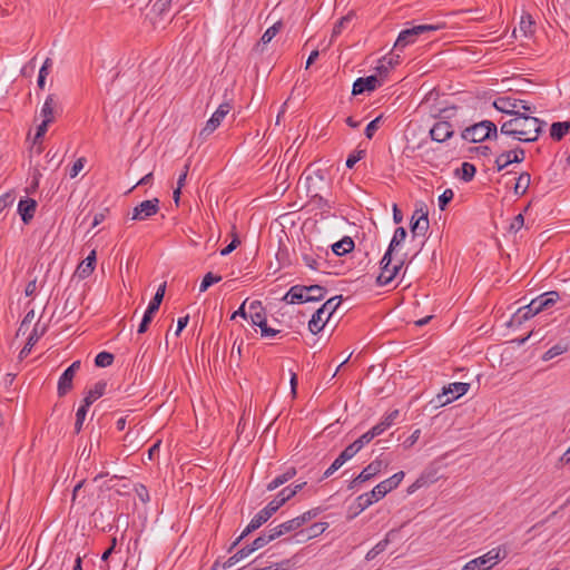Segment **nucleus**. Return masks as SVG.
Listing matches in <instances>:
<instances>
[{
  "instance_id": "1",
  "label": "nucleus",
  "mask_w": 570,
  "mask_h": 570,
  "mask_svg": "<svg viewBox=\"0 0 570 570\" xmlns=\"http://www.w3.org/2000/svg\"><path fill=\"white\" fill-rule=\"evenodd\" d=\"M543 125V120L523 112L504 121L501 125L500 132L504 136H511L519 141L532 142L538 140Z\"/></svg>"
},
{
  "instance_id": "2",
  "label": "nucleus",
  "mask_w": 570,
  "mask_h": 570,
  "mask_svg": "<svg viewBox=\"0 0 570 570\" xmlns=\"http://www.w3.org/2000/svg\"><path fill=\"white\" fill-rule=\"evenodd\" d=\"M560 299V295L556 291H550L533 298L528 305L522 306L518 309L515 316L521 323L527 321L538 313L550 308Z\"/></svg>"
},
{
  "instance_id": "3",
  "label": "nucleus",
  "mask_w": 570,
  "mask_h": 570,
  "mask_svg": "<svg viewBox=\"0 0 570 570\" xmlns=\"http://www.w3.org/2000/svg\"><path fill=\"white\" fill-rule=\"evenodd\" d=\"M342 295L328 298L313 315L308 322V330L312 334H318L328 322L331 316L342 303Z\"/></svg>"
},
{
  "instance_id": "4",
  "label": "nucleus",
  "mask_w": 570,
  "mask_h": 570,
  "mask_svg": "<svg viewBox=\"0 0 570 570\" xmlns=\"http://www.w3.org/2000/svg\"><path fill=\"white\" fill-rule=\"evenodd\" d=\"M508 557V549L504 544L492 548L487 553L470 560L462 570H490L501 560Z\"/></svg>"
},
{
  "instance_id": "5",
  "label": "nucleus",
  "mask_w": 570,
  "mask_h": 570,
  "mask_svg": "<svg viewBox=\"0 0 570 570\" xmlns=\"http://www.w3.org/2000/svg\"><path fill=\"white\" fill-rule=\"evenodd\" d=\"M462 139L471 142H481L487 139H498V128L494 122L490 120H482L470 127H466L462 134Z\"/></svg>"
},
{
  "instance_id": "6",
  "label": "nucleus",
  "mask_w": 570,
  "mask_h": 570,
  "mask_svg": "<svg viewBox=\"0 0 570 570\" xmlns=\"http://www.w3.org/2000/svg\"><path fill=\"white\" fill-rule=\"evenodd\" d=\"M469 389H470L469 383H463V382L450 383L449 385L443 386L442 392L436 394L435 397H433L430 401V404H432L433 407H435V409L445 406V405L450 404L451 402L458 400L465 393H468Z\"/></svg>"
},
{
  "instance_id": "7",
  "label": "nucleus",
  "mask_w": 570,
  "mask_h": 570,
  "mask_svg": "<svg viewBox=\"0 0 570 570\" xmlns=\"http://www.w3.org/2000/svg\"><path fill=\"white\" fill-rule=\"evenodd\" d=\"M445 27L444 23H438V24H419L414 26L412 28L402 30L399 33V37L394 43V50H402L406 46L414 43L416 41V38L420 35H423L425 32L430 31H438Z\"/></svg>"
},
{
  "instance_id": "8",
  "label": "nucleus",
  "mask_w": 570,
  "mask_h": 570,
  "mask_svg": "<svg viewBox=\"0 0 570 570\" xmlns=\"http://www.w3.org/2000/svg\"><path fill=\"white\" fill-rule=\"evenodd\" d=\"M493 106L497 110L503 114L517 117L518 114L532 112L533 108L528 105L525 100L515 99L512 97H499L494 100Z\"/></svg>"
},
{
  "instance_id": "9",
  "label": "nucleus",
  "mask_w": 570,
  "mask_h": 570,
  "mask_svg": "<svg viewBox=\"0 0 570 570\" xmlns=\"http://www.w3.org/2000/svg\"><path fill=\"white\" fill-rule=\"evenodd\" d=\"M389 465V462L376 458L374 461L368 463L361 473L355 476L347 485L350 490H353L357 488L360 484L371 480L375 475H377L382 470L386 469Z\"/></svg>"
},
{
  "instance_id": "10",
  "label": "nucleus",
  "mask_w": 570,
  "mask_h": 570,
  "mask_svg": "<svg viewBox=\"0 0 570 570\" xmlns=\"http://www.w3.org/2000/svg\"><path fill=\"white\" fill-rule=\"evenodd\" d=\"M392 263V255L390 253H385L384 256L381 259V273L376 278V283L380 286L387 285L391 283L400 269L404 265V259L399 261L397 264H395L393 267H391Z\"/></svg>"
},
{
  "instance_id": "11",
  "label": "nucleus",
  "mask_w": 570,
  "mask_h": 570,
  "mask_svg": "<svg viewBox=\"0 0 570 570\" xmlns=\"http://www.w3.org/2000/svg\"><path fill=\"white\" fill-rule=\"evenodd\" d=\"M232 105L229 102H223L218 106L216 111L206 121L204 128L199 132V137L206 139L212 135L222 124L223 119L230 111Z\"/></svg>"
},
{
  "instance_id": "12",
  "label": "nucleus",
  "mask_w": 570,
  "mask_h": 570,
  "mask_svg": "<svg viewBox=\"0 0 570 570\" xmlns=\"http://www.w3.org/2000/svg\"><path fill=\"white\" fill-rule=\"evenodd\" d=\"M404 478V472L400 471L394 473L389 479L380 482L376 484L371 492V498H374V500L380 501L383 499L389 492L396 489L399 484L402 482Z\"/></svg>"
},
{
  "instance_id": "13",
  "label": "nucleus",
  "mask_w": 570,
  "mask_h": 570,
  "mask_svg": "<svg viewBox=\"0 0 570 570\" xmlns=\"http://www.w3.org/2000/svg\"><path fill=\"white\" fill-rule=\"evenodd\" d=\"M159 212V199L144 200L132 209V220H145Z\"/></svg>"
},
{
  "instance_id": "14",
  "label": "nucleus",
  "mask_w": 570,
  "mask_h": 570,
  "mask_svg": "<svg viewBox=\"0 0 570 570\" xmlns=\"http://www.w3.org/2000/svg\"><path fill=\"white\" fill-rule=\"evenodd\" d=\"M525 158V151L521 147H517L512 150L501 153L494 160L498 171L503 170L510 164L522 163Z\"/></svg>"
},
{
  "instance_id": "15",
  "label": "nucleus",
  "mask_w": 570,
  "mask_h": 570,
  "mask_svg": "<svg viewBox=\"0 0 570 570\" xmlns=\"http://www.w3.org/2000/svg\"><path fill=\"white\" fill-rule=\"evenodd\" d=\"M382 85V80L376 75L360 77L353 83L352 94L362 95L365 91H373Z\"/></svg>"
},
{
  "instance_id": "16",
  "label": "nucleus",
  "mask_w": 570,
  "mask_h": 570,
  "mask_svg": "<svg viewBox=\"0 0 570 570\" xmlns=\"http://www.w3.org/2000/svg\"><path fill=\"white\" fill-rule=\"evenodd\" d=\"M454 130L449 121H438L430 129V137L436 142H444L453 137Z\"/></svg>"
},
{
  "instance_id": "17",
  "label": "nucleus",
  "mask_w": 570,
  "mask_h": 570,
  "mask_svg": "<svg viewBox=\"0 0 570 570\" xmlns=\"http://www.w3.org/2000/svg\"><path fill=\"white\" fill-rule=\"evenodd\" d=\"M253 552H255V551H254V549H252V546L247 544V546L243 547L242 549H239L238 551H236L233 556H230L224 563L220 564V562L218 560L215 561L214 564L212 566L210 570H218L219 568H222V569L232 568L233 566H235L243 559L247 558Z\"/></svg>"
},
{
  "instance_id": "18",
  "label": "nucleus",
  "mask_w": 570,
  "mask_h": 570,
  "mask_svg": "<svg viewBox=\"0 0 570 570\" xmlns=\"http://www.w3.org/2000/svg\"><path fill=\"white\" fill-rule=\"evenodd\" d=\"M322 511H323L322 508L311 509V510L304 512L303 514L286 521L285 522L286 527H284V528L287 529L288 532L295 531V530L299 529L301 527H303L305 523H307L309 520L316 518Z\"/></svg>"
},
{
  "instance_id": "19",
  "label": "nucleus",
  "mask_w": 570,
  "mask_h": 570,
  "mask_svg": "<svg viewBox=\"0 0 570 570\" xmlns=\"http://www.w3.org/2000/svg\"><path fill=\"white\" fill-rule=\"evenodd\" d=\"M273 517V512L265 507L258 513L254 515L247 527L243 530V537H247L258 528H261L264 523H266Z\"/></svg>"
},
{
  "instance_id": "20",
  "label": "nucleus",
  "mask_w": 570,
  "mask_h": 570,
  "mask_svg": "<svg viewBox=\"0 0 570 570\" xmlns=\"http://www.w3.org/2000/svg\"><path fill=\"white\" fill-rule=\"evenodd\" d=\"M37 202L33 198H22L18 204V214L24 224H29L36 213Z\"/></svg>"
},
{
  "instance_id": "21",
  "label": "nucleus",
  "mask_w": 570,
  "mask_h": 570,
  "mask_svg": "<svg viewBox=\"0 0 570 570\" xmlns=\"http://www.w3.org/2000/svg\"><path fill=\"white\" fill-rule=\"evenodd\" d=\"M306 286L294 285L284 295L283 301L287 304H303L306 302Z\"/></svg>"
},
{
  "instance_id": "22",
  "label": "nucleus",
  "mask_w": 570,
  "mask_h": 570,
  "mask_svg": "<svg viewBox=\"0 0 570 570\" xmlns=\"http://www.w3.org/2000/svg\"><path fill=\"white\" fill-rule=\"evenodd\" d=\"M320 188L316 187L314 184H309L307 186V194L311 197V202L315 204V206L318 209H322L324 212H330L332 209V205L327 199H325L323 196L318 194Z\"/></svg>"
},
{
  "instance_id": "23",
  "label": "nucleus",
  "mask_w": 570,
  "mask_h": 570,
  "mask_svg": "<svg viewBox=\"0 0 570 570\" xmlns=\"http://www.w3.org/2000/svg\"><path fill=\"white\" fill-rule=\"evenodd\" d=\"M96 259V250H91L90 254L78 265L77 274L80 278H87L92 274Z\"/></svg>"
},
{
  "instance_id": "24",
  "label": "nucleus",
  "mask_w": 570,
  "mask_h": 570,
  "mask_svg": "<svg viewBox=\"0 0 570 570\" xmlns=\"http://www.w3.org/2000/svg\"><path fill=\"white\" fill-rule=\"evenodd\" d=\"M107 383L105 381L97 382L92 389H90L82 400L85 406H90L96 400L105 394Z\"/></svg>"
},
{
  "instance_id": "25",
  "label": "nucleus",
  "mask_w": 570,
  "mask_h": 570,
  "mask_svg": "<svg viewBox=\"0 0 570 570\" xmlns=\"http://www.w3.org/2000/svg\"><path fill=\"white\" fill-rule=\"evenodd\" d=\"M73 377L71 371L65 370L58 380L57 393L59 397L65 396L68 392L72 390L73 386Z\"/></svg>"
},
{
  "instance_id": "26",
  "label": "nucleus",
  "mask_w": 570,
  "mask_h": 570,
  "mask_svg": "<svg viewBox=\"0 0 570 570\" xmlns=\"http://www.w3.org/2000/svg\"><path fill=\"white\" fill-rule=\"evenodd\" d=\"M297 471L294 466L287 468L285 472L273 479L267 485V491H274L281 485L285 484L296 475Z\"/></svg>"
},
{
  "instance_id": "27",
  "label": "nucleus",
  "mask_w": 570,
  "mask_h": 570,
  "mask_svg": "<svg viewBox=\"0 0 570 570\" xmlns=\"http://www.w3.org/2000/svg\"><path fill=\"white\" fill-rule=\"evenodd\" d=\"M355 18V12L350 11L347 14L342 17L333 27L332 35H331V42L334 41L335 38H337L340 35L343 33L345 29L350 27L353 19Z\"/></svg>"
},
{
  "instance_id": "28",
  "label": "nucleus",
  "mask_w": 570,
  "mask_h": 570,
  "mask_svg": "<svg viewBox=\"0 0 570 570\" xmlns=\"http://www.w3.org/2000/svg\"><path fill=\"white\" fill-rule=\"evenodd\" d=\"M377 502L374 500V498H371V492L363 493L358 495L355 500L356 503V512H353L352 514H348L347 519H354L357 517L361 512H363L365 509L371 507L373 503Z\"/></svg>"
},
{
  "instance_id": "29",
  "label": "nucleus",
  "mask_w": 570,
  "mask_h": 570,
  "mask_svg": "<svg viewBox=\"0 0 570 570\" xmlns=\"http://www.w3.org/2000/svg\"><path fill=\"white\" fill-rule=\"evenodd\" d=\"M58 107V100L55 95H48L43 106L41 108V116L43 119H51V122L55 120V109Z\"/></svg>"
},
{
  "instance_id": "30",
  "label": "nucleus",
  "mask_w": 570,
  "mask_h": 570,
  "mask_svg": "<svg viewBox=\"0 0 570 570\" xmlns=\"http://www.w3.org/2000/svg\"><path fill=\"white\" fill-rule=\"evenodd\" d=\"M354 240L350 236H344L341 240L332 245V250L335 255L342 256L354 249Z\"/></svg>"
},
{
  "instance_id": "31",
  "label": "nucleus",
  "mask_w": 570,
  "mask_h": 570,
  "mask_svg": "<svg viewBox=\"0 0 570 570\" xmlns=\"http://www.w3.org/2000/svg\"><path fill=\"white\" fill-rule=\"evenodd\" d=\"M400 412L399 410H393L390 413L385 414L382 420L374 425L377 433L381 435L384 433L387 429H390L399 417Z\"/></svg>"
},
{
  "instance_id": "32",
  "label": "nucleus",
  "mask_w": 570,
  "mask_h": 570,
  "mask_svg": "<svg viewBox=\"0 0 570 570\" xmlns=\"http://www.w3.org/2000/svg\"><path fill=\"white\" fill-rule=\"evenodd\" d=\"M570 130V121H557L550 127V136L553 140L560 141Z\"/></svg>"
},
{
  "instance_id": "33",
  "label": "nucleus",
  "mask_w": 570,
  "mask_h": 570,
  "mask_svg": "<svg viewBox=\"0 0 570 570\" xmlns=\"http://www.w3.org/2000/svg\"><path fill=\"white\" fill-rule=\"evenodd\" d=\"M81 563L82 559L79 553L67 551L62 558L61 568L68 570L72 567V570H82Z\"/></svg>"
},
{
  "instance_id": "34",
  "label": "nucleus",
  "mask_w": 570,
  "mask_h": 570,
  "mask_svg": "<svg viewBox=\"0 0 570 570\" xmlns=\"http://www.w3.org/2000/svg\"><path fill=\"white\" fill-rule=\"evenodd\" d=\"M291 493L287 490L282 489L279 493L266 505L269 511L273 512V515L287 502L289 501Z\"/></svg>"
},
{
  "instance_id": "35",
  "label": "nucleus",
  "mask_w": 570,
  "mask_h": 570,
  "mask_svg": "<svg viewBox=\"0 0 570 570\" xmlns=\"http://www.w3.org/2000/svg\"><path fill=\"white\" fill-rule=\"evenodd\" d=\"M326 293V288L321 285L306 286V302H320L325 297Z\"/></svg>"
},
{
  "instance_id": "36",
  "label": "nucleus",
  "mask_w": 570,
  "mask_h": 570,
  "mask_svg": "<svg viewBox=\"0 0 570 570\" xmlns=\"http://www.w3.org/2000/svg\"><path fill=\"white\" fill-rule=\"evenodd\" d=\"M394 533V531H390L385 538L379 541L365 556L367 561L375 559L380 553L384 552L390 543V537Z\"/></svg>"
},
{
  "instance_id": "37",
  "label": "nucleus",
  "mask_w": 570,
  "mask_h": 570,
  "mask_svg": "<svg viewBox=\"0 0 570 570\" xmlns=\"http://www.w3.org/2000/svg\"><path fill=\"white\" fill-rule=\"evenodd\" d=\"M531 184V175L528 171H523L519 175L515 186L514 194L518 196H522L527 193L529 186Z\"/></svg>"
},
{
  "instance_id": "38",
  "label": "nucleus",
  "mask_w": 570,
  "mask_h": 570,
  "mask_svg": "<svg viewBox=\"0 0 570 570\" xmlns=\"http://www.w3.org/2000/svg\"><path fill=\"white\" fill-rule=\"evenodd\" d=\"M475 173H476L475 166L468 161L463 163L461 165V168L455 170V175L458 177H460L465 183L471 181L474 178Z\"/></svg>"
},
{
  "instance_id": "39",
  "label": "nucleus",
  "mask_w": 570,
  "mask_h": 570,
  "mask_svg": "<svg viewBox=\"0 0 570 570\" xmlns=\"http://www.w3.org/2000/svg\"><path fill=\"white\" fill-rule=\"evenodd\" d=\"M165 292H166V283H163L157 288V291H156L154 297L151 298V301L149 302L148 307H147L146 311H149L151 313H156L159 309L160 304H161V302L164 299Z\"/></svg>"
},
{
  "instance_id": "40",
  "label": "nucleus",
  "mask_w": 570,
  "mask_h": 570,
  "mask_svg": "<svg viewBox=\"0 0 570 570\" xmlns=\"http://www.w3.org/2000/svg\"><path fill=\"white\" fill-rule=\"evenodd\" d=\"M406 235L407 233L404 227H397L385 253L392 255L393 250L405 240Z\"/></svg>"
},
{
  "instance_id": "41",
  "label": "nucleus",
  "mask_w": 570,
  "mask_h": 570,
  "mask_svg": "<svg viewBox=\"0 0 570 570\" xmlns=\"http://www.w3.org/2000/svg\"><path fill=\"white\" fill-rule=\"evenodd\" d=\"M430 227L429 218L422 219L421 222H410V229L413 235L415 236H424Z\"/></svg>"
},
{
  "instance_id": "42",
  "label": "nucleus",
  "mask_w": 570,
  "mask_h": 570,
  "mask_svg": "<svg viewBox=\"0 0 570 570\" xmlns=\"http://www.w3.org/2000/svg\"><path fill=\"white\" fill-rule=\"evenodd\" d=\"M222 281V276L220 275H216L212 272H208L207 274H205V276L203 277V281L199 285V292L204 293L206 292L212 285L216 284V283H219Z\"/></svg>"
},
{
  "instance_id": "43",
  "label": "nucleus",
  "mask_w": 570,
  "mask_h": 570,
  "mask_svg": "<svg viewBox=\"0 0 570 570\" xmlns=\"http://www.w3.org/2000/svg\"><path fill=\"white\" fill-rule=\"evenodd\" d=\"M380 434L377 433V431L373 426L371 430H368L367 432L363 433L358 439H356L354 441V443L356 444V446L360 450H362L366 444H368L374 438H376Z\"/></svg>"
},
{
  "instance_id": "44",
  "label": "nucleus",
  "mask_w": 570,
  "mask_h": 570,
  "mask_svg": "<svg viewBox=\"0 0 570 570\" xmlns=\"http://www.w3.org/2000/svg\"><path fill=\"white\" fill-rule=\"evenodd\" d=\"M283 27L282 21H276L272 27H269L262 36L261 42L267 45L272 41V39L281 31Z\"/></svg>"
},
{
  "instance_id": "45",
  "label": "nucleus",
  "mask_w": 570,
  "mask_h": 570,
  "mask_svg": "<svg viewBox=\"0 0 570 570\" xmlns=\"http://www.w3.org/2000/svg\"><path fill=\"white\" fill-rule=\"evenodd\" d=\"M284 527H286L285 522H283L274 528H269V529L265 530L264 533L268 538V541L272 542L273 540L279 538L281 535L288 533V530L285 529Z\"/></svg>"
},
{
  "instance_id": "46",
  "label": "nucleus",
  "mask_w": 570,
  "mask_h": 570,
  "mask_svg": "<svg viewBox=\"0 0 570 570\" xmlns=\"http://www.w3.org/2000/svg\"><path fill=\"white\" fill-rule=\"evenodd\" d=\"M115 357L109 352H100L95 357V365L98 367H107L110 366L114 362Z\"/></svg>"
},
{
  "instance_id": "47",
  "label": "nucleus",
  "mask_w": 570,
  "mask_h": 570,
  "mask_svg": "<svg viewBox=\"0 0 570 570\" xmlns=\"http://www.w3.org/2000/svg\"><path fill=\"white\" fill-rule=\"evenodd\" d=\"M568 351L567 345L562 344H556L552 347H550L542 356L543 361L552 360L553 357L563 354Z\"/></svg>"
},
{
  "instance_id": "48",
  "label": "nucleus",
  "mask_w": 570,
  "mask_h": 570,
  "mask_svg": "<svg viewBox=\"0 0 570 570\" xmlns=\"http://www.w3.org/2000/svg\"><path fill=\"white\" fill-rule=\"evenodd\" d=\"M88 406H85L82 403L81 405L78 407L77 412H76V422H75V432L78 434L81 429H82V424H83V421L86 419V415H87V412H88Z\"/></svg>"
},
{
  "instance_id": "49",
  "label": "nucleus",
  "mask_w": 570,
  "mask_h": 570,
  "mask_svg": "<svg viewBox=\"0 0 570 570\" xmlns=\"http://www.w3.org/2000/svg\"><path fill=\"white\" fill-rule=\"evenodd\" d=\"M294 566V562L291 559H284L279 562L271 564L265 568H256L254 570H291Z\"/></svg>"
},
{
  "instance_id": "50",
  "label": "nucleus",
  "mask_w": 570,
  "mask_h": 570,
  "mask_svg": "<svg viewBox=\"0 0 570 570\" xmlns=\"http://www.w3.org/2000/svg\"><path fill=\"white\" fill-rule=\"evenodd\" d=\"M533 20L530 14L523 16L520 21V30L523 32L525 37L531 36L533 33Z\"/></svg>"
},
{
  "instance_id": "51",
  "label": "nucleus",
  "mask_w": 570,
  "mask_h": 570,
  "mask_svg": "<svg viewBox=\"0 0 570 570\" xmlns=\"http://www.w3.org/2000/svg\"><path fill=\"white\" fill-rule=\"evenodd\" d=\"M33 317H35V311L31 309L29 311L26 316L23 317L19 328H18V332H17V335H24L27 333V331L29 330V326L31 324V322L33 321Z\"/></svg>"
},
{
  "instance_id": "52",
  "label": "nucleus",
  "mask_w": 570,
  "mask_h": 570,
  "mask_svg": "<svg viewBox=\"0 0 570 570\" xmlns=\"http://www.w3.org/2000/svg\"><path fill=\"white\" fill-rule=\"evenodd\" d=\"M50 124H51V119L42 120V122L37 127V131H36L35 138H33V144L41 142Z\"/></svg>"
},
{
  "instance_id": "53",
  "label": "nucleus",
  "mask_w": 570,
  "mask_h": 570,
  "mask_svg": "<svg viewBox=\"0 0 570 570\" xmlns=\"http://www.w3.org/2000/svg\"><path fill=\"white\" fill-rule=\"evenodd\" d=\"M327 528H328L327 522L314 523L308 528L307 538L311 539V538L317 537V535L322 534Z\"/></svg>"
},
{
  "instance_id": "54",
  "label": "nucleus",
  "mask_w": 570,
  "mask_h": 570,
  "mask_svg": "<svg viewBox=\"0 0 570 570\" xmlns=\"http://www.w3.org/2000/svg\"><path fill=\"white\" fill-rule=\"evenodd\" d=\"M382 120V116L376 117L372 121H370L364 130V135L367 139H372L375 135V131L379 129V125Z\"/></svg>"
},
{
  "instance_id": "55",
  "label": "nucleus",
  "mask_w": 570,
  "mask_h": 570,
  "mask_svg": "<svg viewBox=\"0 0 570 570\" xmlns=\"http://www.w3.org/2000/svg\"><path fill=\"white\" fill-rule=\"evenodd\" d=\"M454 193L452 189L448 188L445 189L440 196H439V208L441 210H444L448 206V204L453 199Z\"/></svg>"
},
{
  "instance_id": "56",
  "label": "nucleus",
  "mask_w": 570,
  "mask_h": 570,
  "mask_svg": "<svg viewBox=\"0 0 570 570\" xmlns=\"http://www.w3.org/2000/svg\"><path fill=\"white\" fill-rule=\"evenodd\" d=\"M171 1L173 0H156L153 4V10L159 16H163L169 10Z\"/></svg>"
},
{
  "instance_id": "57",
  "label": "nucleus",
  "mask_w": 570,
  "mask_h": 570,
  "mask_svg": "<svg viewBox=\"0 0 570 570\" xmlns=\"http://www.w3.org/2000/svg\"><path fill=\"white\" fill-rule=\"evenodd\" d=\"M16 200V195L13 191L4 193L0 196V214L9 206H11Z\"/></svg>"
},
{
  "instance_id": "58",
  "label": "nucleus",
  "mask_w": 570,
  "mask_h": 570,
  "mask_svg": "<svg viewBox=\"0 0 570 570\" xmlns=\"http://www.w3.org/2000/svg\"><path fill=\"white\" fill-rule=\"evenodd\" d=\"M154 315L155 313H151L149 311H146L144 316H142V320L138 326V330L137 332L139 334H144L147 332L148 327H149V324L151 323L153 318H154Z\"/></svg>"
},
{
  "instance_id": "59",
  "label": "nucleus",
  "mask_w": 570,
  "mask_h": 570,
  "mask_svg": "<svg viewBox=\"0 0 570 570\" xmlns=\"http://www.w3.org/2000/svg\"><path fill=\"white\" fill-rule=\"evenodd\" d=\"M365 157V150H355L354 153L350 154L346 159V167L353 168L357 161L363 159Z\"/></svg>"
},
{
  "instance_id": "60",
  "label": "nucleus",
  "mask_w": 570,
  "mask_h": 570,
  "mask_svg": "<svg viewBox=\"0 0 570 570\" xmlns=\"http://www.w3.org/2000/svg\"><path fill=\"white\" fill-rule=\"evenodd\" d=\"M429 212L426 205L421 203L420 207L416 208L411 217V222H421L422 219H426Z\"/></svg>"
},
{
  "instance_id": "61",
  "label": "nucleus",
  "mask_w": 570,
  "mask_h": 570,
  "mask_svg": "<svg viewBox=\"0 0 570 570\" xmlns=\"http://www.w3.org/2000/svg\"><path fill=\"white\" fill-rule=\"evenodd\" d=\"M135 493L142 503H147L150 500L149 492L146 485L138 483L135 485Z\"/></svg>"
},
{
  "instance_id": "62",
  "label": "nucleus",
  "mask_w": 570,
  "mask_h": 570,
  "mask_svg": "<svg viewBox=\"0 0 570 570\" xmlns=\"http://www.w3.org/2000/svg\"><path fill=\"white\" fill-rule=\"evenodd\" d=\"M523 224H524L523 215L518 214L517 216L513 217L512 222L510 223L509 232L510 233L519 232L522 228Z\"/></svg>"
},
{
  "instance_id": "63",
  "label": "nucleus",
  "mask_w": 570,
  "mask_h": 570,
  "mask_svg": "<svg viewBox=\"0 0 570 570\" xmlns=\"http://www.w3.org/2000/svg\"><path fill=\"white\" fill-rule=\"evenodd\" d=\"M85 163H86V159L83 157L81 158H78L73 165L71 166L70 170H69V176L70 178H75L77 177V175L82 170L83 166H85Z\"/></svg>"
},
{
  "instance_id": "64",
  "label": "nucleus",
  "mask_w": 570,
  "mask_h": 570,
  "mask_svg": "<svg viewBox=\"0 0 570 570\" xmlns=\"http://www.w3.org/2000/svg\"><path fill=\"white\" fill-rule=\"evenodd\" d=\"M302 259H303L304 264L307 267H309L311 269L317 271L320 268L318 261L313 255L305 253L302 255Z\"/></svg>"
}]
</instances>
